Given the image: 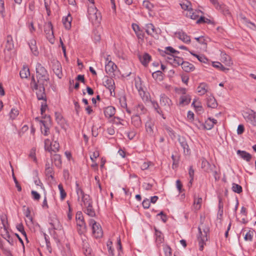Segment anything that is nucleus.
I'll return each mask as SVG.
<instances>
[{
  "instance_id": "f257e3e1",
  "label": "nucleus",
  "mask_w": 256,
  "mask_h": 256,
  "mask_svg": "<svg viewBox=\"0 0 256 256\" xmlns=\"http://www.w3.org/2000/svg\"><path fill=\"white\" fill-rule=\"evenodd\" d=\"M36 77L37 84L40 85L48 86L49 81V76L46 68L40 64L36 66Z\"/></svg>"
},
{
  "instance_id": "f03ea898",
  "label": "nucleus",
  "mask_w": 256,
  "mask_h": 256,
  "mask_svg": "<svg viewBox=\"0 0 256 256\" xmlns=\"http://www.w3.org/2000/svg\"><path fill=\"white\" fill-rule=\"evenodd\" d=\"M199 234L198 240L200 246V250H202L205 242L208 240V234L209 231L208 228L206 225H202L198 227Z\"/></svg>"
},
{
  "instance_id": "7ed1b4c3",
  "label": "nucleus",
  "mask_w": 256,
  "mask_h": 256,
  "mask_svg": "<svg viewBox=\"0 0 256 256\" xmlns=\"http://www.w3.org/2000/svg\"><path fill=\"white\" fill-rule=\"evenodd\" d=\"M46 86L40 85L36 83L33 78L30 82V87L33 90H36L37 98L38 100H46L44 86Z\"/></svg>"
},
{
  "instance_id": "20e7f679",
  "label": "nucleus",
  "mask_w": 256,
  "mask_h": 256,
  "mask_svg": "<svg viewBox=\"0 0 256 256\" xmlns=\"http://www.w3.org/2000/svg\"><path fill=\"white\" fill-rule=\"evenodd\" d=\"M88 18L92 23L98 24L100 22L101 20L100 14L98 12V10L94 4L88 6Z\"/></svg>"
},
{
  "instance_id": "39448f33",
  "label": "nucleus",
  "mask_w": 256,
  "mask_h": 256,
  "mask_svg": "<svg viewBox=\"0 0 256 256\" xmlns=\"http://www.w3.org/2000/svg\"><path fill=\"white\" fill-rule=\"evenodd\" d=\"M76 192L78 196V200L81 198V202L83 203L84 206L90 205L92 204L91 199L89 195L85 194L80 187L78 184L76 182ZM81 205L82 204L81 203Z\"/></svg>"
},
{
  "instance_id": "423d86ee",
  "label": "nucleus",
  "mask_w": 256,
  "mask_h": 256,
  "mask_svg": "<svg viewBox=\"0 0 256 256\" xmlns=\"http://www.w3.org/2000/svg\"><path fill=\"white\" fill-rule=\"evenodd\" d=\"M89 225L92 226V234L95 238H100L102 236V230L99 224L97 223L94 220L90 219Z\"/></svg>"
},
{
  "instance_id": "0eeeda50",
  "label": "nucleus",
  "mask_w": 256,
  "mask_h": 256,
  "mask_svg": "<svg viewBox=\"0 0 256 256\" xmlns=\"http://www.w3.org/2000/svg\"><path fill=\"white\" fill-rule=\"evenodd\" d=\"M44 32L46 38L51 44H54V37L51 22H48L44 26Z\"/></svg>"
},
{
  "instance_id": "6e6552de",
  "label": "nucleus",
  "mask_w": 256,
  "mask_h": 256,
  "mask_svg": "<svg viewBox=\"0 0 256 256\" xmlns=\"http://www.w3.org/2000/svg\"><path fill=\"white\" fill-rule=\"evenodd\" d=\"M106 61L107 62L105 66L106 72L109 75H114V71L117 68L116 66L111 61L108 56L106 58Z\"/></svg>"
},
{
  "instance_id": "1a4fd4ad",
  "label": "nucleus",
  "mask_w": 256,
  "mask_h": 256,
  "mask_svg": "<svg viewBox=\"0 0 256 256\" xmlns=\"http://www.w3.org/2000/svg\"><path fill=\"white\" fill-rule=\"evenodd\" d=\"M135 85L136 89L138 90L139 94L142 98V99L144 100L148 99L147 96H146V92L144 90L142 86V81L140 78H137L135 79Z\"/></svg>"
},
{
  "instance_id": "9d476101",
  "label": "nucleus",
  "mask_w": 256,
  "mask_h": 256,
  "mask_svg": "<svg viewBox=\"0 0 256 256\" xmlns=\"http://www.w3.org/2000/svg\"><path fill=\"white\" fill-rule=\"evenodd\" d=\"M220 60L224 63L226 66L230 67L233 65V62L230 56L226 53L220 52H219Z\"/></svg>"
},
{
  "instance_id": "9b49d317",
  "label": "nucleus",
  "mask_w": 256,
  "mask_h": 256,
  "mask_svg": "<svg viewBox=\"0 0 256 256\" xmlns=\"http://www.w3.org/2000/svg\"><path fill=\"white\" fill-rule=\"evenodd\" d=\"M202 12L200 10H193L192 8L186 14V16L188 18H189L192 20H198L202 16L200 14Z\"/></svg>"
},
{
  "instance_id": "f8f14e48",
  "label": "nucleus",
  "mask_w": 256,
  "mask_h": 256,
  "mask_svg": "<svg viewBox=\"0 0 256 256\" xmlns=\"http://www.w3.org/2000/svg\"><path fill=\"white\" fill-rule=\"evenodd\" d=\"M146 31L148 34L151 35L156 39H158V35L156 30L152 24H148L146 26Z\"/></svg>"
},
{
  "instance_id": "ddd939ff",
  "label": "nucleus",
  "mask_w": 256,
  "mask_h": 256,
  "mask_svg": "<svg viewBox=\"0 0 256 256\" xmlns=\"http://www.w3.org/2000/svg\"><path fill=\"white\" fill-rule=\"evenodd\" d=\"M52 68L56 75L59 78H60L62 76V69L60 64L58 61L54 62Z\"/></svg>"
},
{
  "instance_id": "4468645a",
  "label": "nucleus",
  "mask_w": 256,
  "mask_h": 256,
  "mask_svg": "<svg viewBox=\"0 0 256 256\" xmlns=\"http://www.w3.org/2000/svg\"><path fill=\"white\" fill-rule=\"evenodd\" d=\"M176 54L170 55L168 57V62L173 66H176L182 64L183 62V59L182 58L176 56Z\"/></svg>"
},
{
  "instance_id": "2eb2a0df",
  "label": "nucleus",
  "mask_w": 256,
  "mask_h": 256,
  "mask_svg": "<svg viewBox=\"0 0 256 256\" xmlns=\"http://www.w3.org/2000/svg\"><path fill=\"white\" fill-rule=\"evenodd\" d=\"M176 36L180 40L186 44H189L190 42V36L184 32H176Z\"/></svg>"
},
{
  "instance_id": "dca6fc26",
  "label": "nucleus",
  "mask_w": 256,
  "mask_h": 256,
  "mask_svg": "<svg viewBox=\"0 0 256 256\" xmlns=\"http://www.w3.org/2000/svg\"><path fill=\"white\" fill-rule=\"evenodd\" d=\"M104 83V86L110 90V94L112 95V92H114L115 89V84L114 80L112 78H108Z\"/></svg>"
},
{
  "instance_id": "f3484780",
  "label": "nucleus",
  "mask_w": 256,
  "mask_h": 256,
  "mask_svg": "<svg viewBox=\"0 0 256 256\" xmlns=\"http://www.w3.org/2000/svg\"><path fill=\"white\" fill-rule=\"evenodd\" d=\"M216 122L217 121L216 120L208 118L206 120L204 124H202V126L204 129L210 130L214 127V124H216Z\"/></svg>"
},
{
  "instance_id": "a211bd4d",
  "label": "nucleus",
  "mask_w": 256,
  "mask_h": 256,
  "mask_svg": "<svg viewBox=\"0 0 256 256\" xmlns=\"http://www.w3.org/2000/svg\"><path fill=\"white\" fill-rule=\"evenodd\" d=\"M206 104L208 107L212 108H215L217 107L218 103L212 95L208 96L206 98Z\"/></svg>"
},
{
  "instance_id": "6ab92c4d",
  "label": "nucleus",
  "mask_w": 256,
  "mask_h": 256,
  "mask_svg": "<svg viewBox=\"0 0 256 256\" xmlns=\"http://www.w3.org/2000/svg\"><path fill=\"white\" fill-rule=\"evenodd\" d=\"M72 21V17L70 14H68V15L62 18L63 24L64 25V26L66 30H70L71 28Z\"/></svg>"
},
{
  "instance_id": "aec40b11",
  "label": "nucleus",
  "mask_w": 256,
  "mask_h": 256,
  "mask_svg": "<svg viewBox=\"0 0 256 256\" xmlns=\"http://www.w3.org/2000/svg\"><path fill=\"white\" fill-rule=\"evenodd\" d=\"M28 44L32 53L34 56H38V52L36 46V42L35 40H30L28 42Z\"/></svg>"
},
{
  "instance_id": "412c9836",
  "label": "nucleus",
  "mask_w": 256,
  "mask_h": 256,
  "mask_svg": "<svg viewBox=\"0 0 256 256\" xmlns=\"http://www.w3.org/2000/svg\"><path fill=\"white\" fill-rule=\"evenodd\" d=\"M14 49V44L12 38L11 36H8L6 38V44L5 50L10 52Z\"/></svg>"
},
{
  "instance_id": "4be33fe9",
  "label": "nucleus",
  "mask_w": 256,
  "mask_h": 256,
  "mask_svg": "<svg viewBox=\"0 0 256 256\" xmlns=\"http://www.w3.org/2000/svg\"><path fill=\"white\" fill-rule=\"evenodd\" d=\"M197 91L198 94L202 96L206 94L208 91V86L206 83H201L197 88Z\"/></svg>"
},
{
  "instance_id": "5701e85b",
  "label": "nucleus",
  "mask_w": 256,
  "mask_h": 256,
  "mask_svg": "<svg viewBox=\"0 0 256 256\" xmlns=\"http://www.w3.org/2000/svg\"><path fill=\"white\" fill-rule=\"evenodd\" d=\"M151 58V56L146 53L144 54L142 56H139V59L141 63L144 66H147Z\"/></svg>"
},
{
  "instance_id": "b1692460",
  "label": "nucleus",
  "mask_w": 256,
  "mask_h": 256,
  "mask_svg": "<svg viewBox=\"0 0 256 256\" xmlns=\"http://www.w3.org/2000/svg\"><path fill=\"white\" fill-rule=\"evenodd\" d=\"M116 112V110L113 106H108L104 110V115L107 118L113 116Z\"/></svg>"
},
{
  "instance_id": "393cba45",
  "label": "nucleus",
  "mask_w": 256,
  "mask_h": 256,
  "mask_svg": "<svg viewBox=\"0 0 256 256\" xmlns=\"http://www.w3.org/2000/svg\"><path fill=\"white\" fill-rule=\"evenodd\" d=\"M132 28L138 38H142L144 37L142 31L140 30L139 26L137 24H132Z\"/></svg>"
},
{
  "instance_id": "a878e982",
  "label": "nucleus",
  "mask_w": 256,
  "mask_h": 256,
  "mask_svg": "<svg viewBox=\"0 0 256 256\" xmlns=\"http://www.w3.org/2000/svg\"><path fill=\"white\" fill-rule=\"evenodd\" d=\"M237 154H239L243 160H246L247 162H249L252 158L251 155L246 151L238 150L237 151Z\"/></svg>"
},
{
  "instance_id": "bb28decb",
  "label": "nucleus",
  "mask_w": 256,
  "mask_h": 256,
  "mask_svg": "<svg viewBox=\"0 0 256 256\" xmlns=\"http://www.w3.org/2000/svg\"><path fill=\"white\" fill-rule=\"evenodd\" d=\"M161 105L164 108H168L172 105L171 100L167 96H164L162 97Z\"/></svg>"
},
{
  "instance_id": "cd10ccee",
  "label": "nucleus",
  "mask_w": 256,
  "mask_h": 256,
  "mask_svg": "<svg viewBox=\"0 0 256 256\" xmlns=\"http://www.w3.org/2000/svg\"><path fill=\"white\" fill-rule=\"evenodd\" d=\"M241 18L242 20V22L246 27L252 30H255L256 29L254 24L248 21L245 17L242 16Z\"/></svg>"
},
{
  "instance_id": "c85d7f7f",
  "label": "nucleus",
  "mask_w": 256,
  "mask_h": 256,
  "mask_svg": "<svg viewBox=\"0 0 256 256\" xmlns=\"http://www.w3.org/2000/svg\"><path fill=\"white\" fill-rule=\"evenodd\" d=\"M20 75L22 78H27L30 76V70L27 66H24L20 72Z\"/></svg>"
},
{
  "instance_id": "c756f323",
  "label": "nucleus",
  "mask_w": 256,
  "mask_h": 256,
  "mask_svg": "<svg viewBox=\"0 0 256 256\" xmlns=\"http://www.w3.org/2000/svg\"><path fill=\"white\" fill-rule=\"evenodd\" d=\"M180 5L182 9H183L184 10H186V12L192 8L191 3L187 0H183L182 1L181 3L180 4Z\"/></svg>"
},
{
  "instance_id": "7c9ffc66",
  "label": "nucleus",
  "mask_w": 256,
  "mask_h": 256,
  "mask_svg": "<svg viewBox=\"0 0 256 256\" xmlns=\"http://www.w3.org/2000/svg\"><path fill=\"white\" fill-rule=\"evenodd\" d=\"M181 65L182 68L186 72H188L192 71L194 69V66L192 64L188 63V62H183Z\"/></svg>"
},
{
  "instance_id": "2f4dec72",
  "label": "nucleus",
  "mask_w": 256,
  "mask_h": 256,
  "mask_svg": "<svg viewBox=\"0 0 256 256\" xmlns=\"http://www.w3.org/2000/svg\"><path fill=\"white\" fill-rule=\"evenodd\" d=\"M86 208L84 212L91 217H94L96 216V212L92 208V204L85 206Z\"/></svg>"
},
{
  "instance_id": "473e14b6",
  "label": "nucleus",
  "mask_w": 256,
  "mask_h": 256,
  "mask_svg": "<svg viewBox=\"0 0 256 256\" xmlns=\"http://www.w3.org/2000/svg\"><path fill=\"white\" fill-rule=\"evenodd\" d=\"M4 234H2V236L4 238L10 245L13 244L14 241L12 239L10 236L7 230L6 229V227L4 226Z\"/></svg>"
},
{
  "instance_id": "72a5a7b5",
  "label": "nucleus",
  "mask_w": 256,
  "mask_h": 256,
  "mask_svg": "<svg viewBox=\"0 0 256 256\" xmlns=\"http://www.w3.org/2000/svg\"><path fill=\"white\" fill-rule=\"evenodd\" d=\"M40 126L42 133L45 136H47L49 132V128L46 126V122L44 120H40Z\"/></svg>"
},
{
  "instance_id": "f704fd0d",
  "label": "nucleus",
  "mask_w": 256,
  "mask_h": 256,
  "mask_svg": "<svg viewBox=\"0 0 256 256\" xmlns=\"http://www.w3.org/2000/svg\"><path fill=\"white\" fill-rule=\"evenodd\" d=\"M212 65L214 68H218L223 72L228 71L229 69L224 67L221 62H212Z\"/></svg>"
},
{
  "instance_id": "c9c22d12",
  "label": "nucleus",
  "mask_w": 256,
  "mask_h": 256,
  "mask_svg": "<svg viewBox=\"0 0 256 256\" xmlns=\"http://www.w3.org/2000/svg\"><path fill=\"white\" fill-rule=\"evenodd\" d=\"M24 215L28 218V220H26V224H32V218L30 215V211L28 208H26L25 210Z\"/></svg>"
},
{
  "instance_id": "e433bc0d",
  "label": "nucleus",
  "mask_w": 256,
  "mask_h": 256,
  "mask_svg": "<svg viewBox=\"0 0 256 256\" xmlns=\"http://www.w3.org/2000/svg\"><path fill=\"white\" fill-rule=\"evenodd\" d=\"M164 52L165 54H169L170 56V55L177 54H179L178 51L175 50L171 46H168L166 48V50Z\"/></svg>"
},
{
  "instance_id": "4c0bfd02",
  "label": "nucleus",
  "mask_w": 256,
  "mask_h": 256,
  "mask_svg": "<svg viewBox=\"0 0 256 256\" xmlns=\"http://www.w3.org/2000/svg\"><path fill=\"white\" fill-rule=\"evenodd\" d=\"M150 72H152V78L155 80L156 82H158L160 80V71L155 70V69L150 70Z\"/></svg>"
},
{
  "instance_id": "58836bf2",
  "label": "nucleus",
  "mask_w": 256,
  "mask_h": 256,
  "mask_svg": "<svg viewBox=\"0 0 256 256\" xmlns=\"http://www.w3.org/2000/svg\"><path fill=\"white\" fill-rule=\"evenodd\" d=\"M18 114V110L15 108H12L9 114L10 118L12 120H14Z\"/></svg>"
},
{
  "instance_id": "ea45409f",
  "label": "nucleus",
  "mask_w": 256,
  "mask_h": 256,
  "mask_svg": "<svg viewBox=\"0 0 256 256\" xmlns=\"http://www.w3.org/2000/svg\"><path fill=\"white\" fill-rule=\"evenodd\" d=\"M190 100V98L188 96H182L180 98V104L186 105L188 104Z\"/></svg>"
},
{
  "instance_id": "a19ab883",
  "label": "nucleus",
  "mask_w": 256,
  "mask_h": 256,
  "mask_svg": "<svg viewBox=\"0 0 256 256\" xmlns=\"http://www.w3.org/2000/svg\"><path fill=\"white\" fill-rule=\"evenodd\" d=\"M59 148V144L56 141H54L52 143V145L50 146V148H49V152H56L58 150Z\"/></svg>"
},
{
  "instance_id": "79ce46f5",
  "label": "nucleus",
  "mask_w": 256,
  "mask_h": 256,
  "mask_svg": "<svg viewBox=\"0 0 256 256\" xmlns=\"http://www.w3.org/2000/svg\"><path fill=\"white\" fill-rule=\"evenodd\" d=\"M58 188L60 192V198L62 200H63L66 196V194L63 188L62 185V184H59L58 186Z\"/></svg>"
},
{
  "instance_id": "37998d69",
  "label": "nucleus",
  "mask_w": 256,
  "mask_h": 256,
  "mask_svg": "<svg viewBox=\"0 0 256 256\" xmlns=\"http://www.w3.org/2000/svg\"><path fill=\"white\" fill-rule=\"evenodd\" d=\"M132 122L134 124L136 127L140 126L141 124L140 118L137 115L132 118Z\"/></svg>"
},
{
  "instance_id": "c03bdc74",
  "label": "nucleus",
  "mask_w": 256,
  "mask_h": 256,
  "mask_svg": "<svg viewBox=\"0 0 256 256\" xmlns=\"http://www.w3.org/2000/svg\"><path fill=\"white\" fill-rule=\"evenodd\" d=\"M120 102L121 106L123 108H126V112L128 114H130V111L127 108V104L124 97L120 98Z\"/></svg>"
},
{
  "instance_id": "a18cd8bd",
  "label": "nucleus",
  "mask_w": 256,
  "mask_h": 256,
  "mask_svg": "<svg viewBox=\"0 0 256 256\" xmlns=\"http://www.w3.org/2000/svg\"><path fill=\"white\" fill-rule=\"evenodd\" d=\"M202 202V198H199L196 200H194V208L196 210H198L201 208V204Z\"/></svg>"
},
{
  "instance_id": "49530a36",
  "label": "nucleus",
  "mask_w": 256,
  "mask_h": 256,
  "mask_svg": "<svg viewBox=\"0 0 256 256\" xmlns=\"http://www.w3.org/2000/svg\"><path fill=\"white\" fill-rule=\"evenodd\" d=\"M192 55L196 56L198 60L202 62L206 63L208 62V59L204 56H199L192 52L190 53Z\"/></svg>"
},
{
  "instance_id": "de8ad7c7",
  "label": "nucleus",
  "mask_w": 256,
  "mask_h": 256,
  "mask_svg": "<svg viewBox=\"0 0 256 256\" xmlns=\"http://www.w3.org/2000/svg\"><path fill=\"white\" fill-rule=\"evenodd\" d=\"M232 190L234 192H237L238 194H240L242 192V186H240L238 184H232Z\"/></svg>"
},
{
  "instance_id": "09e8293b",
  "label": "nucleus",
  "mask_w": 256,
  "mask_h": 256,
  "mask_svg": "<svg viewBox=\"0 0 256 256\" xmlns=\"http://www.w3.org/2000/svg\"><path fill=\"white\" fill-rule=\"evenodd\" d=\"M161 69L168 77H172L174 74V71L172 70H167L163 65H161Z\"/></svg>"
},
{
  "instance_id": "8fccbe9b",
  "label": "nucleus",
  "mask_w": 256,
  "mask_h": 256,
  "mask_svg": "<svg viewBox=\"0 0 256 256\" xmlns=\"http://www.w3.org/2000/svg\"><path fill=\"white\" fill-rule=\"evenodd\" d=\"M36 149L35 148H32L31 149L30 154H29V157L34 161L35 162H36L37 160L36 158Z\"/></svg>"
},
{
  "instance_id": "3c124183",
  "label": "nucleus",
  "mask_w": 256,
  "mask_h": 256,
  "mask_svg": "<svg viewBox=\"0 0 256 256\" xmlns=\"http://www.w3.org/2000/svg\"><path fill=\"white\" fill-rule=\"evenodd\" d=\"M254 232L249 230L245 235L244 239L245 240L251 242L252 240Z\"/></svg>"
},
{
  "instance_id": "603ef678",
  "label": "nucleus",
  "mask_w": 256,
  "mask_h": 256,
  "mask_svg": "<svg viewBox=\"0 0 256 256\" xmlns=\"http://www.w3.org/2000/svg\"><path fill=\"white\" fill-rule=\"evenodd\" d=\"M142 6L144 8L147 9L148 10H150L152 8L153 5L148 0H144L143 2Z\"/></svg>"
},
{
  "instance_id": "864d4df0",
  "label": "nucleus",
  "mask_w": 256,
  "mask_h": 256,
  "mask_svg": "<svg viewBox=\"0 0 256 256\" xmlns=\"http://www.w3.org/2000/svg\"><path fill=\"white\" fill-rule=\"evenodd\" d=\"M195 40L200 44L203 45L204 48H206V40L203 36L196 37L195 38Z\"/></svg>"
},
{
  "instance_id": "5fc2aeb1",
  "label": "nucleus",
  "mask_w": 256,
  "mask_h": 256,
  "mask_svg": "<svg viewBox=\"0 0 256 256\" xmlns=\"http://www.w3.org/2000/svg\"><path fill=\"white\" fill-rule=\"evenodd\" d=\"M182 146L183 147L184 152L187 154H190V150L187 143L184 141L182 142Z\"/></svg>"
},
{
  "instance_id": "6e6d98bb",
  "label": "nucleus",
  "mask_w": 256,
  "mask_h": 256,
  "mask_svg": "<svg viewBox=\"0 0 256 256\" xmlns=\"http://www.w3.org/2000/svg\"><path fill=\"white\" fill-rule=\"evenodd\" d=\"M172 157L173 161L172 168L173 169H175L177 168L178 166L179 159L178 157L175 156L174 155H172Z\"/></svg>"
},
{
  "instance_id": "4d7b16f0",
  "label": "nucleus",
  "mask_w": 256,
  "mask_h": 256,
  "mask_svg": "<svg viewBox=\"0 0 256 256\" xmlns=\"http://www.w3.org/2000/svg\"><path fill=\"white\" fill-rule=\"evenodd\" d=\"M17 230L20 232L26 238V234L24 231L23 225L22 224H18L16 225Z\"/></svg>"
},
{
  "instance_id": "13d9d810",
  "label": "nucleus",
  "mask_w": 256,
  "mask_h": 256,
  "mask_svg": "<svg viewBox=\"0 0 256 256\" xmlns=\"http://www.w3.org/2000/svg\"><path fill=\"white\" fill-rule=\"evenodd\" d=\"M192 104L196 108V109L198 110H201L202 109V106H201L200 102L196 100H194L192 102Z\"/></svg>"
},
{
  "instance_id": "bf43d9fd",
  "label": "nucleus",
  "mask_w": 256,
  "mask_h": 256,
  "mask_svg": "<svg viewBox=\"0 0 256 256\" xmlns=\"http://www.w3.org/2000/svg\"><path fill=\"white\" fill-rule=\"evenodd\" d=\"M210 20L208 18H206L204 16H200L196 21V23L200 24L202 23H210Z\"/></svg>"
},
{
  "instance_id": "052dcab7",
  "label": "nucleus",
  "mask_w": 256,
  "mask_h": 256,
  "mask_svg": "<svg viewBox=\"0 0 256 256\" xmlns=\"http://www.w3.org/2000/svg\"><path fill=\"white\" fill-rule=\"evenodd\" d=\"M136 110L139 114H143L145 112L144 107L142 104H138L136 107Z\"/></svg>"
},
{
  "instance_id": "680f3d73",
  "label": "nucleus",
  "mask_w": 256,
  "mask_h": 256,
  "mask_svg": "<svg viewBox=\"0 0 256 256\" xmlns=\"http://www.w3.org/2000/svg\"><path fill=\"white\" fill-rule=\"evenodd\" d=\"M78 226L82 228L83 232H85L86 229V224L84 220H79L76 222Z\"/></svg>"
},
{
  "instance_id": "e2e57ef3",
  "label": "nucleus",
  "mask_w": 256,
  "mask_h": 256,
  "mask_svg": "<svg viewBox=\"0 0 256 256\" xmlns=\"http://www.w3.org/2000/svg\"><path fill=\"white\" fill-rule=\"evenodd\" d=\"M44 6L46 10V12L48 16L50 15V0H44Z\"/></svg>"
},
{
  "instance_id": "0e129e2a",
  "label": "nucleus",
  "mask_w": 256,
  "mask_h": 256,
  "mask_svg": "<svg viewBox=\"0 0 256 256\" xmlns=\"http://www.w3.org/2000/svg\"><path fill=\"white\" fill-rule=\"evenodd\" d=\"M47 108V104L46 102V100H42V102L41 104V108H40V112L42 114H44L46 112V110Z\"/></svg>"
},
{
  "instance_id": "69168bd1",
  "label": "nucleus",
  "mask_w": 256,
  "mask_h": 256,
  "mask_svg": "<svg viewBox=\"0 0 256 256\" xmlns=\"http://www.w3.org/2000/svg\"><path fill=\"white\" fill-rule=\"evenodd\" d=\"M165 256H172L171 248L168 246H166L164 248Z\"/></svg>"
},
{
  "instance_id": "338daca9",
  "label": "nucleus",
  "mask_w": 256,
  "mask_h": 256,
  "mask_svg": "<svg viewBox=\"0 0 256 256\" xmlns=\"http://www.w3.org/2000/svg\"><path fill=\"white\" fill-rule=\"evenodd\" d=\"M44 143L45 150L48 151L50 150L49 148H50V146L52 145V142H51L50 140L46 139L44 140Z\"/></svg>"
},
{
  "instance_id": "774afa93",
  "label": "nucleus",
  "mask_w": 256,
  "mask_h": 256,
  "mask_svg": "<svg viewBox=\"0 0 256 256\" xmlns=\"http://www.w3.org/2000/svg\"><path fill=\"white\" fill-rule=\"evenodd\" d=\"M100 155L99 152L97 150L94 151L92 155H90V158L92 162H94L95 160Z\"/></svg>"
}]
</instances>
